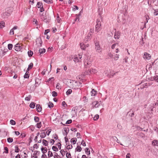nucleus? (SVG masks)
I'll return each mask as SVG.
<instances>
[{"label": "nucleus", "mask_w": 158, "mask_h": 158, "mask_svg": "<svg viewBox=\"0 0 158 158\" xmlns=\"http://www.w3.org/2000/svg\"><path fill=\"white\" fill-rule=\"evenodd\" d=\"M94 29L93 28H90L89 32H90V33H91L92 35L94 33Z\"/></svg>", "instance_id": "52"}, {"label": "nucleus", "mask_w": 158, "mask_h": 158, "mask_svg": "<svg viewBox=\"0 0 158 158\" xmlns=\"http://www.w3.org/2000/svg\"><path fill=\"white\" fill-rule=\"evenodd\" d=\"M51 131V129H48L46 132V133L48 135H49Z\"/></svg>", "instance_id": "61"}, {"label": "nucleus", "mask_w": 158, "mask_h": 158, "mask_svg": "<svg viewBox=\"0 0 158 158\" xmlns=\"http://www.w3.org/2000/svg\"><path fill=\"white\" fill-rule=\"evenodd\" d=\"M97 93V91L94 90V89H92L91 91V95L92 96H95Z\"/></svg>", "instance_id": "18"}, {"label": "nucleus", "mask_w": 158, "mask_h": 158, "mask_svg": "<svg viewBox=\"0 0 158 158\" xmlns=\"http://www.w3.org/2000/svg\"><path fill=\"white\" fill-rule=\"evenodd\" d=\"M40 17L41 19L44 21L45 22H47L46 19V17L45 14L43 13L42 15H40Z\"/></svg>", "instance_id": "13"}, {"label": "nucleus", "mask_w": 158, "mask_h": 158, "mask_svg": "<svg viewBox=\"0 0 158 158\" xmlns=\"http://www.w3.org/2000/svg\"><path fill=\"white\" fill-rule=\"evenodd\" d=\"M89 56H85L84 59V64L85 67H89L91 65V61L90 60Z\"/></svg>", "instance_id": "2"}, {"label": "nucleus", "mask_w": 158, "mask_h": 158, "mask_svg": "<svg viewBox=\"0 0 158 158\" xmlns=\"http://www.w3.org/2000/svg\"><path fill=\"white\" fill-rule=\"evenodd\" d=\"M35 103L33 102H31L30 105V107L31 109H33L34 108L35 106Z\"/></svg>", "instance_id": "22"}, {"label": "nucleus", "mask_w": 158, "mask_h": 158, "mask_svg": "<svg viewBox=\"0 0 158 158\" xmlns=\"http://www.w3.org/2000/svg\"><path fill=\"white\" fill-rule=\"evenodd\" d=\"M151 81L155 80L158 82V76H156L151 78Z\"/></svg>", "instance_id": "17"}, {"label": "nucleus", "mask_w": 158, "mask_h": 158, "mask_svg": "<svg viewBox=\"0 0 158 158\" xmlns=\"http://www.w3.org/2000/svg\"><path fill=\"white\" fill-rule=\"evenodd\" d=\"M112 138L114 141H118V139L116 136H112Z\"/></svg>", "instance_id": "63"}, {"label": "nucleus", "mask_w": 158, "mask_h": 158, "mask_svg": "<svg viewBox=\"0 0 158 158\" xmlns=\"http://www.w3.org/2000/svg\"><path fill=\"white\" fill-rule=\"evenodd\" d=\"M82 57V53H80L78 55H76L74 56L73 60L75 63L81 62V59Z\"/></svg>", "instance_id": "3"}, {"label": "nucleus", "mask_w": 158, "mask_h": 158, "mask_svg": "<svg viewBox=\"0 0 158 158\" xmlns=\"http://www.w3.org/2000/svg\"><path fill=\"white\" fill-rule=\"evenodd\" d=\"M39 51L40 53H43L45 52V50L44 48L40 49Z\"/></svg>", "instance_id": "30"}, {"label": "nucleus", "mask_w": 158, "mask_h": 158, "mask_svg": "<svg viewBox=\"0 0 158 158\" xmlns=\"http://www.w3.org/2000/svg\"><path fill=\"white\" fill-rule=\"evenodd\" d=\"M77 139L76 138H73L71 140V142L73 143V144H75L77 141Z\"/></svg>", "instance_id": "20"}, {"label": "nucleus", "mask_w": 158, "mask_h": 158, "mask_svg": "<svg viewBox=\"0 0 158 158\" xmlns=\"http://www.w3.org/2000/svg\"><path fill=\"white\" fill-rule=\"evenodd\" d=\"M28 54L29 56H31L33 54V52L31 51H28Z\"/></svg>", "instance_id": "42"}, {"label": "nucleus", "mask_w": 158, "mask_h": 158, "mask_svg": "<svg viewBox=\"0 0 158 158\" xmlns=\"http://www.w3.org/2000/svg\"><path fill=\"white\" fill-rule=\"evenodd\" d=\"M119 57V55L118 54H115L114 56V57L113 58L114 60H118Z\"/></svg>", "instance_id": "23"}, {"label": "nucleus", "mask_w": 158, "mask_h": 158, "mask_svg": "<svg viewBox=\"0 0 158 158\" xmlns=\"http://www.w3.org/2000/svg\"><path fill=\"white\" fill-rule=\"evenodd\" d=\"M85 152L86 154L88 155H89L90 154V151L89 150V149L88 148H86L85 149Z\"/></svg>", "instance_id": "26"}, {"label": "nucleus", "mask_w": 158, "mask_h": 158, "mask_svg": "<svg viewBox=\"0 0 158 158\" xmlns=\"http://www.w3.org/2000/svg\"><path fill=\"white\" fill-rule=\"evenodd\" d=\"M66 84L69 87L74 89H77L81 87V83L73 80L67 79Z\"/></svg>", "instance_id": "1"}, {"label": "nucleus", "mask_w": 158, "mask_h": 158, "mask_svg": "<svg viewBox=\"0 0 158 158\" xmlns=\"http://www.w3.org/2000/svg\"><path fill=\"white\" fill-rule=\"evenodd\" d=\"M77 138H81V136L80 133L78 132L77 134Z\"/></svg>", "instance_id": "62"}, {"label": "nucleus", "mask_w": 158, "mask_h": 158, "mask_svg": "<svg viewBox=\"0 0 158 158\" xmlns=\"http://www.w3.org/2000/svg\"><path fill=\"white\" fill-rule=\"evenodd\" d=\"M28 72H27V71L26 73L25 74L24 76V78H28L29 77V75L28 74Z\"/></svg>", "instance_id": "41"}, {"label": "nucleus", "mask_w": 158, "mask_h": 158, "mask_svg": "<svg viewBox=\"0 0 158 158\" xmlns=\"http://www.w3.org/2000/svg\"><path fill=\"white\" fill-rule=\"evenodd\" d=\"M5 27L4 22L2 21L0 23V29H2Z\"/></svg>", "instance_id": "19"}, {"label": "nucleus", "mask_w": 158, "mask_h": 158, "mask_svg": "<svg viewBox=\"0 0 158 158\" xmlns=\"http://www.w3.org/2000/svg\"><path fill=\"white\" fill-rule=\"evenodd\" d=\"M99 116L98 114H96L95 115L94 118V120H97L98 118H99Z\"/></svg>", "instance_id": "44"}, {"label": "nucleus", "mask_w": 158, "mask_h": 158, "mask_svg": "<svg viewBox=\"0 0 158 158\" xmlns=\"http://www.w3.org/2000/svg\"><path fill=\"white\" fill-rule=\"evenodd\" d=\"M81 147L78 146H77L75 149V150L78 152H81Z\"/></svg>", "instance_id": "29"}, {"label": "nucleus", "mask_w": 158, "mask_h": 158, "mask_svg": "<svg viewBox=\"0 0 158 158\" xmlns=\"http://www.w3.org/2000/svg\"><path fill=\"white\" fill-rule=\"evenodd\" d=\"M38 156L36 154L33 153V154L31 156V158H37Z\"/></svg>", "instance_id": "47"}, {"label": "nucleus", "mask_w": 158, "mask_h": 158, "mask_svg": "<svg viewBox=\"0 0 158 158\" xmlns=\"http://www.w3.org/2000/svg\"><path fill=\"white\" fill-rule=\"evenodd\" d=\"M22 48V45L21 44L17 43L15 46V49L16 51H19Z\"/></svg>", "instance_id": "8"}, {"label": "nucleus", "mask_w": 158, "mask_h": 158, "mask_svg": "<svg viewBox=\"0 0 158 158\" xmlns=\"http://www.w3.org/2000/svg\"><path fill=\"white\" fill-rule=\"evenodd\" d=\"M66 156L67 158H71V154L67 152L66 153Z\"/></svg>", "instance_id": "49"}, {"label": "nucleus", "mask_w": 158, "mask_h": 158, "mask_svg": "<svg viewBox=\"0 0 158 158\" xmlns=\"http://www.w3.org/2000/svg\"><path fill=\"white\" fill-rule=\"evenodd\" d=\"M96 24L95 25V31L97 32H99L101 29V22L98 20L96 21Z\"/></svg>", "instance_id": "4"}, {"label": "nucleus", "mask_w": 158, "mask_h": 158, "mask_svg": "<svg viewBox=\"0 0 158 158\" xmlns=\"http://www.w3.org/2000/svg\"><path fill=\"white\" fill-rule=\"evenodd\" d=\"M80 46L81 49L85 50L87 48H88L89 46V44H85L83 43H81L80 44Z\"/></svg>", "instance_id": "7"}, {"label": "nucleus", "mask_w": 158, "mask_h": 158, "mask_svg": "<svg viewBox=\"0 0 158 158\" xmlns=\"http://www.w3.org/2000/svg\"><path fill=\"white\" fill-rule=\"evenodd\" d=\"M33 67V64L32 63H31L28 66V67L27 69L28 71L31 69Z\"/></svg>", "instance_id": "32"}, {"label": "nucleus", "mask_w": 158, "mask_h": 158, "mask_svg": "<svg viewBox=\"0 0 158 158\" xmlns=\"http://www.w3.org/2000/svg\"><path fill=\"white\" fill-rule=\"evenodd\" d=\"M151 85V84L145 83L142 84L141 85L140 88L141 89H143L145 88H147L148 86Z\"/></svg>", "instance_id": "12"}, {"label": "nucleus", "mask_w": 158, "mask_h": 158, "mask_svg": "<svg viewBox=\"0 0 158 158\" xmlns=\"http://www.w3.org/2000/svg\"><path fill=\"white\" fill-rule=\"evenodd\" d=\"M154 15L156 16L158 15V9H156L154 10Z\"/></svg>", "instance_id": "46"}, {"label": "nucleus", "mask_w": 158, "mask_h": 158, "mask_svg": "<svg viewBox=\"0 0 158 158\" xmlns=\"http://www.w3.org/2000/svg\"><path fill=\"white\" fill-rule=\"evenodd\" d=\"M10 35H13L14 34V30L12 29H11L10 32Z\"/></svg>", "instance_id": "64"}, {"label": "nucleus", "mask_w": 158, "mask_h": 158, "mask_svg": "<svg viewBox=\"0 0 158 158\" xmlns=\"http://www.w3.org/2000/svg\"><path fill=\"white\" fill-rule=\"evenodd\" d=\"M37 41H38L39 43H40V44L39 45H38V46H39V47L41 46V44H42V41L41 40H37Z\"/></svg>", "instance_id": "60"}, {"label": "nucleus", "mask_w": 158, "mask_h": 158, "mask_svg": "<svg viewBox=\"0 0 158 158\" xmlns=\"http://www.w3.org/2000/svg\"><path fill=\"white\" fill-rule=\"evenodd\" d=\"M62 105L63 106H64V108L66 107V106H67V105L66 104V103L64 101H63L62 102Z\"/></svg>", "instance_id": "55"}, {"label": "nucleus", "mask_w": 158, "mask_h": 158, "mask_svg": "<svg viewBox=\"0 0 158 158\" xmlns=\"http://www.w3.org/2000/svg\"><path fill=\"white\" fill-rule=\"evenodd\" d=\"M56 88L58 89H61V86H60V84L59 83H57L56 86Z\"/></svg>", "instance_id": "34"}, {"label": "nucleus", "mask_w": 158, "mask_h": 158, "mask_svg": "<svg viewBox=\"0 0 158 158\" xmlns=\"http://www.w3.org/2000/svg\"><path fill=\"white\" fill-rule=\"evenodd\" d=\"M46 136V135L45 132H42L40 133V136L42 138H44Z\"/></svg>", "instance_id": "28"}, {"label": "nucleus", "mask_w": 158, "mask_h": 158, "mask_svg": "<svg viewBox=\"0 0 158 158\" xmlns=\"http://www.w3.org/2000/svg\"><path fill=\"white\" fill-rule=\"evenodd\" d=\"M121 32L118 31H115L114 33V37L116 39H118L120 36Z\"/></svg>", "instance_id": "11"}, {"label": "nucleus", "mask_w": 158, "mask_h": 158, "mask_svg": "<svg viewBox=\"0 0 158 158\" xmlns=\"http://www.w3.org/2000/svg\"><path fill=\"white\" fill-rule=\"evenodd\" d=\"M20 149L16 145L15 147V151L16 152H19V151Z\"/></svg>", "instance_id": "24"}, {"label": "nucleus", "mask_w": 158, "mask_h": 158, "mask_svg": "<svg viewBox=\"0 0 158 158\" xmlns=\"http://www.w3.org/2000/svg\"><path fill=\"white\" fill-rule=\"evenodd\" d=\"M52 96L54 97H55L57 96V92H55V91H53L52 92Z\"/></svg>", "instance_id": "39"}, {"label": "nucleus", "mask_w": 158, "mask_h": 158, "mask_svg": "<svg viewBox=\"0 0 158 158\" xmlns=\"http://www.w3.org/2000/svg\"><path fill=\"white\" fill-rule=\"evenodd\" d=\"M48 106L50 108H52L53 106V104L52 102H49L48 104Z\"/></svg>", "instance_id": "36"}, {"label": "nucleus", "mask_w": 158, "mask_h": 158, "mask_svg": "<svg viewBox=\"0 0 158 158\" xmlns=\"http://www.w3.org/2000/svg\"><path fill=\"white\" fill-rule=\"evenodd\" d=\"M41 122L38 123L36 124V126L37 128H40L41 127Z\"/></svg>", "instance_id": "43"}, {"label": "nucleus", "mask_w": 158, "mask_h": 158, "mask_svg": "<svg viewBox=\"0 0 158 158\" xmlns=\"http://www.w3.org/2000/svg\"><path fill=\"white\" fill-rule=\"evenodd\" d=\"M59 156L57 153L55 152L54 155V158H59Z\"/></svg>", "instance_id": "58"}, {"label": "nucleus", "mask_w": 158, "mask_h": 158, "mask_svg": "<svg viewBox=\"0 0 158 158\" xmlns=\"http://www.w3.org/2000/svg\"><path fill=\"white\" fill-rule=\"evenodd\" d=\"M37 6L38 8H40V7L43 6V4L42 2H38L37 3Z\"/></svg>", "instance_id": "25"}, {"label": "nucleus", "mask_w": 158, "mask_h": 158, "mask_svg": "<svg viewBox=\"0 0 158 158\" xmlns=\"http://www.w3.org/2000/svg\"><path fill=\"white\" fill-rule=\"evenodd\" d=\"M52 149L55 152H57L58 151V148L54 146H53L52 147Z\"/></svg>", "instance_id": "48"}, {"label": "nucleus", "mask_w": 158, "mask_h": 158, "mask_svg": "<svg viewBox=\"0 0 158 158\" xmlns=\"http://www.w3.org/2000/svg\"><path fill=\"white\" fill-rule=\"evenodd\" d=\"M101 103V101L98 102L95 101L93 102L92 103V106L93 108H98Z\"/></svg>", "instance_id": "6"}, {"label": "nucleus", "mask_w": 158, "mask_h": 158, "mask_svg": "<svg viewBox=\"0 0 158 158\" xmlns=\"http://www.w3.org/2000/svg\"><path fill=\"white\" fill-rule=\"evenodd\" d=\"M51 120H52V122L54 123H56L57 122H59V120L57 118H54L52 117V118H51Z\"/></svg>", "instance_id": "21"}, {"label": "nucleus", "mask_w": 158, "mask_h": 158, "mask_svg": "<svg viewBox=\"0 0 158 158\" xmlns=\"http://www.w3.org/2000/svg\"><path fill=\"white\" fill-rule=\"evenodd\" d=\"M43 1L45 2L49 3H51V0H43Z\"/></svg>", "instance_id": "59"}, {"label": "nucleus", "mask_w": 158, "mask_h": 158, "mask_svg": "<svg viewBox=\"0 0 158 158\" xmlns=\"http://www.w3.org/2000/svg\"><path fill=\"white\" fill-rule=\"evenodd\" d=\"M153 3H154L155 5L156 6L158 5V0H154Z\"/></svg>", "instance_id": "53"}, {"label": "nucleus", "mask_w": 158, "mask_h": 158, "mask_svg": "<svg viewBox=\"0 0 158 158\" xmlns=\"http://www.w3.org/2000/svg\"><path fill=\"white\" fill-rule=\"evenodd\" d=\"M41 150L42 151V152L43 154L45 153L47 151V149L46 148H42L41 149Z\"/></svg>", "instance_id": "27"}, {"label": "nucleus", "mask_w": 158, "mask_h": 158, "mask_svg": "<svg viewBox=\"0 0 158 158\" xmlns=\"http://www.w3.org/2000/svg\"><path fill=\"white\" fill-rule=\"evenodd\" d=\"M31 96V95H29L28 96L26 97L25 98V100L27 101H29L30 100Z\"/></svg>", "instance_id": "38"}, {"label": "nucleus", "mask_w": 158, "mask_h": 158, "mask_svg": "<svg viewBox=\"0 0 158 158\" xmlns=\"http://www.w3.org/2000/svg\"><path fill=\"white\" fill-rule=\"evenodd\" d=\"M73 148V146L72 145H68L67 146L66 148L68 149H71Z\"/></svg>", "instance_id": "51"}, {"label": "nucleus", "mask_w": 158, "mask_h": 158, "mask_svg": "<svg viewBox=\"0 0 158 158\" xmlns=\"http://www.w3.org/2000/svg\"><path fill=\"white\" fill-rule=\"evenodd\" d=\"M130 138L128 136H125L123 138V141L126 145L125 146H129V144H130L129 142L130 141Z\"/></svg>", "instance_id": "5"}, {"label": "nucleus", "mask_w": 158, "mask_h": 158, "mask_svg": "<svg viewBox=\"0 0 158 158\" xmlns=\"http://www.w3.org/2000/svg\"><path fill=\"white\" fill-rule=\"evenodd\" d=\"M7 141L8 143H11L13 141V139L12 138L9 137L7 138Z\"/></svg>", "instance_id": "35"}, {"label": "nucleus", "mask_w": 158, "mask_h": 158, "mask_svg": "<svg viewBox=\"0 0 158 158\" xmlns=\"http://www.w3.org/2000/svg\"><path fill=\"white\" fill-rule=\"evenodd\" d=\"M34 120L35 122H38L39 121V118L35 116L34 117Z\"/></svg>", "instance_id": "57"}, {"label": "nucleus", "mask_w": 158, "mask_h": 158, "mask_svg": "<svg viewBox=\"0 0 158 158\" xmlns=\"http://www.w3.org/2000/svg\"><path fill=\"white\" fill-rule=\"evenodd\" d=\"M91 34L90 33V32H89L87 36L85 37V39L86 40L85 42L90 40L91 38Z\"/></svg>", "instance_id": "14"}, {"label": "nucleus", "mask_w": 158, "mask_h": 158, "mask_svg": "<svg viewBox=\"0 0 158 158\" xmlns=\"http://www.w3.org/2000/svg\"><path fill=\"white\" fill-rule=\"evenodd\" d=\"M108 56L110 58H113V55L111 53H109L108 54Z\"/></svg>", "instance_id": "56"}, {"label": "nucleus", "mask_w": 158, "mask_h": 158, "mask_svg": "<svg viewBox=\"0 0 158 158\" xmlns=\"http://www.w3.org/2000/svg\"><path fill=\"white\" fill-rule=\"evenodd\" d=\"M72 92V90L71 89H69L66 92V94L67 95H68L70 94Z\"/></svg>", "instance_id": "40"}, {"label": "nucleus", "mask_w": 158, "mask_h": 158, "mask_svg": "<svg viewBox=\"0 0 158 158\" xmlns=\"http://www.w3.org/2000/svg\"><path fill=\"white\" fill-rule=\"evenodd\" d=\"M95 49L97 52L100 53L101 51V49L98 43H95Z\"/></svg>", "instance_id": "10"}, {"label": "nucleus", "mask_w": 158, "mask_h": 158, "mask_svg": "<svg viewBox=\"0 0 158 158\" xmlns=\"http://www.w3.org/2000/svg\"><path fill=\"white\" fill-rule=\"evenodd\" d=\"M43 143L45 146H47L48 144V142L45 139L43 140Z\"/></svg>", "instance_id": "31"}, {"label": "nucleus", "mask_w": 158, "mask_h": 158, "mask_svg": "<svg viewBox=\"0 0 158 158\" xmlns=\"http://www.w3.org/2000/svg\"><path fill=\"white\" fill-rule=\"evenodd\" d=\"M48 156L49 157H51L53 156V154L52 152L49 151L48 153Z\"/></svg>", "instance_id": "37"}, {"label": "nucleus", "mask_w": 158, "mask_h": 158, "mask_svg": "<svg viewBox=\"0 0 158 158\" xmlns=\"http://www.w3.org/2000/svg\"><path fill=\"white\" fill-rule=\"evenodd\" d=\"M152 144L153 146H158V141L156 140H154L152 143Z\"/></svg>", "instance_id": "16"}, {"label": "nucleus", "mask_w": 158, "mask_h": 158, "mask_svg": "<svg viewBox=\"0 0 158 158\" xmlns=\"http://www.w3.org/2000/svg\"><path fill=\"white\" fill-rule=\"evenodd\" d=\"M143 57L145 60H149L151 59V56L150 54L147 52H144Z\"/></svg>", "instance_id": "9"}, {"label": "nucleus", "mask_w": 158, "mask_h": 158, "mask_svg": "<svg viewBox=\"0 0 158 158\" xmlns=\"http://www.w3.org/2000/svg\"><path fill=\"white\" fill-rule=\"evenodd\" d=\"M128 114H129V115L131 116V117L133 116L134 115V113L133 111H129L128 113Z\"/></svg>", "instance_id": "45"}, {"label": "nucleus", "mask_w": 158, "mask_h": 158, "mask_svg": "<svg viewBox=\"0 0 158 158\" xmlns=\"http://www.w3.org/2000/svg\"><path fill=\"white\" fill-rule=\"evenodd\" d=\"M98 72V70L96 69L92 68L90 69L89 70L90 73L91 74H94Z\"/></svg>", "instance_id": "15"}, {"label": "nucleus", "mask_w": 158, "mask_h": 158, "mask_svg": "<svg viewBox=\"0 0 158 158\" xmlns=\"http://www.w3.org/2000/svg\"><path fill=\"white\" fill-rule=\"evenodd\" d=\"M13 45L12 44H9L8 45V48L9 50H11L12 49Z\"/></svg>", "instance_id": "33"}, {"label": "nucleus", "mask_w": 158, "mask_h": 158, "mask_svg": "<svg viewBox=\"0 0 158 158\" xmlns=\"http://www.w3.org/2000/svg\"><path fill=\"white\" fill-rule=\"evenodd\" d=\"M10 123L13 125H15L16 124V123L15 121L13 120H11L10 121Z\"/></svg>", "instance_id": "50"}, {"label": "nucleus", "mask_w": 158, "mask_h": 158, "mask_svg": "<svg viewBox=\"0 0 158 158\" xmlns=\"http://www.w3.org/2000/svg\"><path fill=\"white\" fill-rule=\"evenodd\" d=\"M56 20L58 23H60L61 21V19L59 18L58 15L57 17Z\"/></svg>", "instance_id": "54"}]
</instances>
